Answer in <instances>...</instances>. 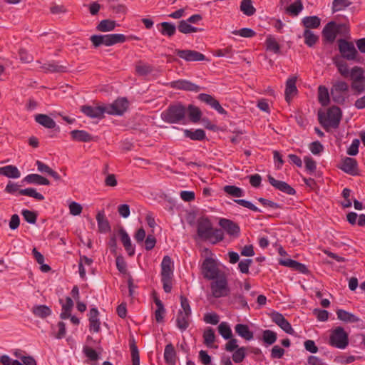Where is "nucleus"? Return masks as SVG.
Instances as JSON below:
<instances>
[{
  "label": "nucleus",
  "instance_id": "f257e3e1",
  "mask_svg": "<svg viewBox=\"0 0 365 365\" xmlns=\"http://www.w3.org/2000/svg\"><path fill=\"white\" fill-rule=\"evenodd\" d=\"M197 232L198 237L202 240H210L216 243L222 240L223 232L220 229H214L210 221L205 217L197 220Z\"/></svg>",
  "mask_w": 365,
  "mask_h": 365
},
{
  "label": "nucleus",
  "instance_id": "f03ea898",
  "mask_svg": "<svg viewBox=\"0 0 365 365\" xmlns=\"http://www.w3.org/2000/svg\"><path fill=\"white\" fill-rule=\"evenodd\" d=\"M161 118L168 123L186 124L187 123L186 107L178 103L170 105L161 113Z\"/></svg>",
  "mask_w": 365,
  "mask_h": 365
},
{
  "label": "nucleus",
  "instance_id": "7ed1b4c3",
  "mask_svg": "<svg viewBox=\"0 0 365 365\" xmlns=\"http://www.w3.org/2000/svg\"><path fill=\"white\" fill-rule=\"evenodd\" d=\"M341 111L339 107H331L326 115L319 114V120L322 126L328 130L339 126L341 118Z\"/></svg>",
  "mask_w": 365,
  "mask_h": 365
},
{
  "label": "nucleus",
  "instance_id": "20e7f679",
  "mask_svg": "<svg viewBox=\"0 0 365 365\" xmlns=\"http://www.w3.org/2000/svg\"><path fill=\"white\" fill-rule=\"evenodd\" d=\"M91 41L95 47L101 45L111 46L118 43H123L126 37L120 34H112L106 35H93L91 36Z\"/></svg>",
  "mask_w": 365,
  "mask_h": 365
},
{
  "label": "nucleus",
  "instance_id": "39448f33",
  "mask_svg": "<svg viewBox=\"0 0 365 365\" xmlns=\"http://www.w3.org/2000/svg\"><path fill=\"white\" fill-rule=\"evenodd\" d=\"M212 295L215 298L225 297L230 294V289L225 274L212 279L210 284Z\"/></svg>",
  "mask_w": 365,
  "mask_h": 365
},
{
  "label": "nucleus",
  "instance_id": "423d86ee",
  "mask_svg": "<svg viewBox=\"0 0 365 365\" xmlns=\"http://www.w3.org/2000/svg\"><path fill=\"white\" fill-rule=\"evenodd\" d=\"M329 344L334 347L344 349L349 344L348 334L342 327H336L330 334Z\"/></svg>",
  "mask_w": 365,
  "mask_h": 365
},
{
  "label": "nucleus",
  "instance_id": "0eeeda50",
  "mask_svg": "<svg viewBox=\"0 0 365 365\" xmlns=\"http://www.w3.org/2000/svg\"><path fill=\"white\" fill-rule=\"evenodd\" d=\"M349 86L341 81H336L333 83L331 88V97L337 103H343L348 96Z\"/></svg>",
  "mask_w": 365,
  "mask_h": 365
},
{
  "label": "nucleus",
  "instance_id": "6e6552de",
  "mask_svg": "<svg viewBox=\"0 0 365 365\" xmlns=\"http://www.w3.org/2000/svg\"><path fill=\"white\" fill-rule=\"evenodd\" d=\"M202 272L205 278L214 279L224 273L220 271L215 262L211 258H206L202 264Z\"/></svg>",
  "mask_w": 365,
  "mask_h": 365
},
{
  "label": "nucleus",
  "instance_id": "1a4fd4ad",
  "mask_svg": "<svg viewBox=\"0 0 365 365\" xmlns=\"http://www.w3.org/2000/svg\"><path fill=\"white\" fill-rule=\"evenodd\" d=\"M128 106V103L125 98H118L113 103L105 106L106 112L110 115H122L127 109Z\"/></svg>",
  "mask_w": 365,
  "mask_h": 365
},
{
  "label": "nucleus",
  "instance_id": "9d476101",
  "mask_svg": "<svg viewBox=\"0 0 365 365\" xmlns=\"http://www.w3.org/2000/svg\"><path fill=\"white\" fill-rule=\"evenodd\" d=\"M339 49L343 57L348 60H353L356 58L357 51L351 42H348L344 39L338 41Z\"/></svg>",
  "mask_w": 365,
  "mask_h": 365
},
{
  "label": "nucleus",
  "instance_id": "9b49d317",
  "mask_svg": "<svg viewBox=\"0 0 365 365\" xmlns=\"http://www.w3.org/2000/svg\"><path fill=\"white\" fill-rule=\"evenodd\" d=\"M175 53L186 61H202L205 60V56L194 50L176 49Z\"/></svg>",
  "mask_w": 365,
  "mask_h": 365
},
{
  "label": "nucleus",
  "instance_id": "f8f14e48",
  "mask_svg": "<svg viewBox=\"0 0 365 365\" xmlns=\"http://www.w3.org/2000/svg\"><path fill=\"white\" fill-rule=\"evenodd\" d=\"M198 99L217 111L220 114H226V110L221 106L219 101L212 96L206 93H200Z\"/></svg>",
  "mask_w": 365,
  "mask_h": 365
},
{
  "label": "nucleus",
  "instance_id": "ddd939ff",
  "mask_svg": "<svg viewBox=\"0 0 365 365\" xmlns=\"http://www.w3.org/2000/svg\"><path fill=\"white\" fill-rule=\"evenodd\" d=\"M173 262L168 256H165L161 262V279H172L173 277Z\"/></svg>",
  "mask_w": 365,
  "mask_h": 365
},
{
  "label": "nucleus",
  "instance_id": "4468645a",
  "mask_svg": "<svg viewBox=\"0 0 365 365\" xmlns=\"http://www.w3.org/2000/svg\"><path fill=\"white\" fill-rule=\"evenodd\" d=\"M81 110L87 116L92 118H101L103 114L106 113L105 106H83L81 107Z\"/></svg>",
  "mask_w": 365,
  "mask_h": 365
},
{
  "label": "nucleus",
  "instance_id": "2eb2a0df",
  "mask_svg": "<svg viewBox=\"0 0 365 365\" xmlns=\"http://www.w3.org/2000/svg\"><path fill=\"white\" fill-rule=\"evenodd\" d=\"M269 182L275 188L279 190L290 195L295 194V190L289 185L284 181H280L274 179L272 176L268 175Z\"/></svg>",
  "mask_w": 365,
  "mask_h": 365
},
{
  "label": "nucleus",
  "instance_id": "dca6fc26",
  "mask_svg": "<svg viewBox=\"0 0 365 365\" xmlns=\"http://www.w3.org/2000/svg\"><path fill=\"white\" fill-rule=\"evenodd\" d=\"M322 34L327 41L333 43L337 36L336 23L329 22L323 29Z\"/></svg>",
  "mask_w": 365,
  "mask_h": 365
},
{
  "label": "nucleus",
  "instance_id": "f3484780",
  "mask_svg": "<svg viewBox=\"0 0 365 365\" xmlns=\"http://www.w3.org/2000/svg\"><path fill=\"white\" fill-rule=\"evenodd\" d=\"M172 86L177 89H182L185 91L198 92L200 87L196 84L191 83L187 80H178L171 83Z\"/></svg>",
  "mask_w": 365,
  "mask_h": 365
},
{
  "label": "nucleus",
  "instance_id": "a211bd4d",
  "mask_svg": "<svg viewBox=\"0 0 365 365\" xmlns=\"http://www.w3.org/2000/svg\"><path fill=\"white\" fill-rule=\"evenodd\" d=\"M273 321L280 327L286 333L293 334L294 331L292 329L291 324L288 321L283 317L282 314L276 313L273 315Z\"/></svg>",
  "mask_w": 365,
  "mask_h": 365
},
{
  "label": "nucleus",
  "instance_id": "6ab92c4d",
  "mask_svg": "<svg viewBox=\"0 0 365 365\" xmlns=\"http://www.w3.org/2000/svg\"><path fill=\"white\" fill-rule=\"evenodd\" d=\"M99 312L96 308L90 310L88 319L90 322V331L98 332L101 329V323L98 319Z\"/></svg>",
  "mask_w": 365,
  "mask_h": 365
},
{
  "label": "nucleus",
  "instance_id": "aec40b11",
  "mask_svg": "<svg viewBox=\"0 0 365 365\" xmlns=\"http://www.w3.org/2000/svg\"><path fill=\"white\" fill-rule=\"evenodd\" d=\"M219 225L230 235H236L240 232L239 226L227 219H221Z\"/></svg>",
  "mask_w": 365,
  "mask_h": 365
},
{
  "label": "nucleus",
  "instance_id": "412c9836",
  "mask_svg": "<svg viewBox=\"0 0 365 365\" xmlns=\"http://www.w3.org/2000/svg\"><path fill=\"white\" fill-rule=\"evenodd\" d=\"M340 168L345 173L354 175L356 173L357 163L356 160L346 157L342 160Z\"/></svg>",
  "mask_w": 365,
  "mask_h": 365
},
{
  "label": "nucleus",
  "instance_id": "4be33fe9",
  "mask_svg": "<svg viewBox=\"0 0 365 365\" xmlns=\"http://www.w3.org/2000/svg\"><path fill=\"white\" fill-rule=\"evenodd\" d=\"M190 317V314L178 312L176 317V325L181 331H184L189 327Z\"/></svg>",
  "mask_w": 365,
  "mask_h": 365
},
{
  "label": "nucleus",
  "instance_id": "5701e85b",
  "mask_svg": "<svg viewBox=\"0 0 365 365\" xmlns=\"http://www.w3.org/2000/svg\"><path fill=\"white\" fill-rule=\"evenodd\" d=\"M22 182L41 185H48L50 184L48 180L38 174H29L22 180Z\"/></svg>",
  "mask_w": 365,
  "mask_h": 365
},
{
  "label": "nucleus",
  "instance_id": "b1692460",
  "mask_svg": "<svg viewBox=\"0 0 365 365\" xmlns=\"http://www.w3.org/2000/svg\"><path fill=\"white\" fill-rule=\"evenodd\" d=\"M120 236V240L130 256H133L135 254V248L131 244L130 238L126 231L123 229H120L119 231Z\"/></svg>",
  "mask_w": 365,
  "mask_h": 365
},
{
  "label": "nucleus",
  "instance_id": "393cba45",
  "mask_svg": "<svg viewBox=\"0 0 365 365\" xmlns=\"http://www.w3.org/2000/svg\"><path fill=\"white\" fill-rule=\"evenodd\" d=\"M0 175L9 178L16 179L20 178L21 173L16 166L9 165L0 168Z\"/></svg>",
  "mask_w": 365,
  "mask_h": 365
},
{
  "label": "nucleus",
  "instance_id": "a878e982",
  "mask_svg": "<svg viewBox=\"0 0 365 365\" xmlns=\"http://www.w3.org/2000/svg\"><path fill=\"white\" fill-rule=\"evenodd\" d=\"M336 315L339 319L346 323H354L360 321L358 317L344 309L337 310Z\"/></svg>",
  "mask_w": 365,
  "mask_h": 365
},
{
  "label": "nucleus",
  "instance_id": "bb28decb",
  "mask_svg": "<svg viewBox=\"0 0 365 365\" xmlns=\"http://www.w3.org/2000/svg\"><path fill=\"white\" fill-rule=\"evenodd\" d=\"M157 26L160 27V29H159L160 34L168 37H172L176 32L175 26L169 22H162Z\"/></svg>",
  "mask_w": 365,
  "mask_h": 365
},
{
  "label": "nucleus",
  "instance_id": "cd10ccee",
  "mask_svg": "<svg viewBox=\"0 0 365 365\" xmlns=\"http://www.w3.org/2000/svg\"><path fill=\"white\" fill-rule=\"evenodd\" d=\"M186 110L188 118L191 122L196 123L200 120L202 117V112L199 108L192 105H189L188 107L186 108Z\"/></svg>",
  "mask_w": 365,
  "mask_h": 365
},
{
  "label": "nucleus",
  "instance_id": "c85d7f7f",
  "mask_svg": "<svg viewBox=\"0 0 365 365\" xmlns=\"http://www.w3.org/2000/svg\"><path fill=\"white\" fill-rule=\"evenodd\" d=\"M321 20L317 16H306L302 19V24L305 29H317L320 26Z\"/></svg>",
  "mask_w": 365,
  "mask_h": 365
},
{
  "label": "nucleus",
  "instance_id": "c756f323",
  "mask_svg": "<svg viewBox=\"0 0 365 365\" xmlns=\"http://www.w3.org/2000/svg\"><path fill=\"white\" fill-rule=\"evenodd\" d=\"M36 121L47 128H54L56 126L55 121L45 114H38L35 116Z\"/></svg>",
  "mask_w": 365,
  "mask_h": 365
},
{
  "label": "nucleus",
  "instance_id": "7c9ffc66",
  "mask_svg": "<svg viewBox=\"0 0 365 365\" xmlns=\"http://www.w3.org/2000/svg\"><path fill=\"white\" fill-rule=\"evenodd\" d=\"M235 330L240 336L246 340H251L253 338V333L245 324H237L235 327Z\"/></svg>",
  "mask_w": 365,
  "mask_h": 365
},
{
  "label": "nucleus",
  "instance_id": "2f4dec72",
  "mask_svg": "<svg viewBox=\"0 0 365 365\" xmlns=\"http://www.w3.org/2000/svg\"><path fill=\"white\" fill-rule=\"evenodd\" d=\"M296 78H292L287 80L285 88L286 101L289 102L297 92Z\"/></svg>",
  "mask_w": 365,
  "mask_h": 365
},
{
  "label": "nucleus",
  "instance_id": "473e14b6",
  "mask_svg": "<svg viewBox=\"0 0 365 365\" xmlns=\"http://www.w3.org/2000/svg\"><path fill=\"white\" fill-rule=\"evenodd\" d=\"M184 135L193 140H202L205 138V132L202 129L195 130L185 129L184 130Z\"/></svg>",
  "mask_w": 365,
  "mask_h": 365
},
{
  "label": "nucleus",
  "instance_id": "72a5a7b5",
  "mask_svg": "<svg viewBox=\"0 0 365 365\" xmlns=\"http://www.w3.org/2000/svg\"><path fill=\"white\" fill-rule=\"evenodd\" d=\"M175 350L172 344L165 346L164 351V358L167 363L174 364L175 363Z\"/></svg>",
  "mask_w": 365,
  "mask_h": 365
},
{
  "label": "nucleus",
  "instance_id": "f704fd0d",
  "mask_svg": "<svg viewBox=\"0 0 365 365\" xmlns=\"http://www.w3.org/2000/svg\"><path fill=\"white\" fill-rule=\"evenodd\" d=\"M71 137L73 140L82 142H88L91 140V135L86 131L83 130H75L71 132Z\"/></svg>",
  "mask_w": 365,
  "mask_h": 365
},
{
  "label": "nucleus",
  "instance_id": "c9c22d12",
  "mask_svg": "<svg viewBox=\"0 0 365 365\" xmlns=\"http://www.w3.org/2000/svg\"><path fill=\"white\" fill-rule=\"evenodd\" d=\"M116 26L117 24L115 23V21L105 19L100 21V23L97 26V29L101 32H108L113 31Z\"/></svg>",
  "mask_w": 365,
  "mask_h": 365
},
{
  "label": "nucleus",
  "instance_id": "e433bc0d",
  "mask_svg": "<svg viewBox=\"0 0 365 365\" xmlns=\"http://www.w3.org/2000/svg\"><path fill=\"white\" fill-rule=\"evenodd\" d=\"M34 314L38 317L45 318L51 314L50 308L46 305H37L33 307Z\"/></svg>",
  "mask_w": 365,
  "mask_h": 365
},
{
  "label": "nucleus",
  "instance_id": "4c0bfd02",
  "mask_svg": "<svg viewBox=\"0 0 365 365\" xmlns=\"http://www.w3.org/2000/svg\"><path fill=\"white\" fill-rule=\"evenodd\" d=\"M135 71L139 76H147L153 71V68L148 63L138 61L135 65Z\"/></svg>",
  "mask_w": 365,
  "mask_h": 365
},
{
  "label": "nucleus",
  "instance_id": "58836bf2",
  "mask_svg": "<svg viewBox=\"0 0 365 365\" xmlns=\"http://www.w3.org/2000/svg\"><path fill=\"white\" fill-rule=\"evenodd\" d=\"M205 344L210 348L214 347L213 344L215 341V331L212 328H207L205 330L203 334Z\"/></svg>",
  "mask_w": 365,
  "mask_h": 365
},
{
  "label": "nucleus",
  "instance_id": "ea45409f",
  "mask_svg": "<svg viewBox=\"0 0 365 365\" xmlns=\"http://www.w3.org/2000/svg\"><path fill=\"white\" fill-rule=\"evenodd\" d=\"M19 194L21 195H26L35 198L37 200H44V197L42 194L38 192L36 189L29 187L22 189L19 191Z\"/></svg>",
  "mask_w": 365,
  "mask_h": 365
},
{
  "label": "nucleus",
  "instance_id": "a19ab883",
  "mask_svg": "<svg viewBox=\"0 0 365 365\" xmlns=\"http://www.w3.org/2000/svg\"><path fill=\"white\" fill-rule=\"evenodd\" d=\"M42 68L50 72H64L66 67L62 65H58L55 61L46 63L43 65Z\"/></svg>",
  "mask_w": 365,
  "mask_h": 365
},
{
  "label": "nucleus",
  "instance_id": "79ce46f5",
  "mask_svg": "<svg viewBox=\"0 0 365 365\" xmlns=\"http://www.w3.org/2000/svg\"><path fill=\"white\" fill-rule=\"evenodd\" d=\"M178 30L182 34H191L198 31V29L190 24L187 21L182 20L178 25Z\"/></svg>",
  "mask_w": 365,
  "mask_h": 365
},
{
  "label": "nucleus",
  "instance_id": "37998d69",
  "mask_svg": "<svg viewBox=\"0 0 365 365\" xmlns=\"http://www.w3.org/2000/svg\"><path fill=\"white\" fill-rule=\"evenodd\" d=\"M303 37L304 38V43L309 47L313 46L319 39L318 36L309 29L304 30Z\"/></svg>",
  "mask_w": 365,
  "mask_h": 365
},
{
  "label": "nucleus",
  "instance_id": "c03bdc74",
  "mask_svg": "<svg viewBox=\"0 0 365 365\" xmlns=\"http://www.w3.org/2000/svg\"><path fill=\"white\" fill-rule=\"evenodd\" d=\"M218 331L225 339H229L232 336V330L229 324L226 322H221L219 324Z\"/></svg>",
  "mask_w": 365,
  "mask_h": 365
},
{
  "label": "nucleus",
  "instance_id": "a18cd8bd",
  "mask_svg": "<svg viewBox=\"0 0 365 365\" xmlns=\"http://www.w3.org/2000/svg\"><path fill=\"white\" fill-rule=\"evenodd\" d=\"M223 190L226 193L233 197H240L244 196L243 190L234 185H226Z\"/></svg>",
  "mask_w": 365,
  "mask_h": 365
},
{
  "label": "nucleus",
  "instance_id": "49530a36",
  "mask_svg": "<svg viewBox=\"0 0 365 365\" xmlns=\"http://www.w3.org/2000/svg\"><path fill=\"white\" fill-rule=\"evenodd\" d=\"M241 11L247 16H252L255 12L251 0H242L240 5Z\"/></svg>",
  "mask_w": 365,
  "mask_h": 365
},
{
  "label": "nucleus",
  "instance_id": "de8ad7c7",
  "mask_svg": "<svg viewBox=\"0 0 365 365\" xmlns=\"http://www.w3.org/2000/svg\"><path fill=\"white\" fill-rule=\"evenodd\" d=\"M303 9V4L301 0H297L293 4H290L287 11L289 14L297 16Z\"/></svg>",
  "mask_w": 365,
  "mask_h": 365
},
{
  "label": "nucleus",
  "instance_id": "09e8293b",
  "mask_svg": "<svg viewBox=\"0 0 365 365\" xmlns=\"http://www.w3.org/2000/svg\"><path fill=\"white\" fill-rule=\"evenodd\" d=\"M98 229L102 232H106L109 230L110 227L108 220L105 218L103 214L98 213L96 216Z\"/></svg>",
  "mask_w": 365,
  "mask_h": 365
},
{
  "label": "nucleus",
  "instance_id": "8fccbe9b",
  "mask_svg": "<svg viewBox=\"0 0 365 365\" xmlns=\"http://www.w3.org/2000/svg\"><path fill=\"white\" fill-rule=\"evenodd\" d=\"M247 348L242 346L236 349L232 354V360L235 363H241L246 356Z\"/></svg>",
  "mask_w": 365,
  "mask_h": 365
},
{
  "label": "nucleus",
  "instance_id": "3c124183",
  "mask_svg": "<svg viewBox=\"0 0 365 365\" xmlns=\"http://www.w3.org/2000/svg\"><path fill=\"white\" fill-rule=\"evenodd\" d=\"M351 4V2L349 0H334L332 3V11L335 13L341 11Z\"/></svg>",
  "mask_w": 365,
  "mask_h": 365
},
{
  "label": "nucleus",
  "instance_id": "603ef678",
  "mask_svg": "<svg viewBox=\"0 0 365 365\" xmlns=\"http://www.w3.org/2000/svg\"><path fill=\"white\" fill-rule=\"evenodd\" d=\"M319 100L323 106L328 104L329 101V94L325 86H319Z\"/></svg>",
  "mask_w": 365,
  "mask_h": 365
},
{
  "label": "nucleus",
  "instance_id": "864d4df0",
  "mask_svg": "<svg viewBox=\"0 0 365 365\" xmlns=\"http://www.w3.org/2000/svg\"><path fill=\"white\" fill-rule=\"evenodd\" d=\"M262 338L265 343L271 345L276 341L277 334L271 330L267 329L263 331Z\"/></svg>",
  "mask_w": 365,
  "mask_h": 365
},
{
  "label": "nucleus",
  "instance_id": "5fc2aeb1",
  "mask_svg": "<svg viewBox=\"0 0 365 365\" xmlns=\"http://www.w3.org/2000/svg\"><path fill=\"white\" fill-rule=\"evenodd\" d=\"M267 48L269 51L277 53L279 51V45L277 41L272 36H269L266 39Z\"/></svg>",
  "mask_w": 365,
  "mask_h": 365
},
{
  "label": "nucleus",
  "instance_id": "6e6d98bb",
  "mask_svg": "<svg viewBox=\"0 0 365 365\" xmlns=\"http://www.w3.org/2000/svg\"><path fill=\"white\" fill-rule=\"evenodd\" d=\"M335 65L337 67L339 72L344 77H348L349 76V70L347 63L343 61H336Z\"/></svg>",
  "mask_w": 365,
  "mask_h": 365
},
{
  "label": "nucleus",
  "instance_id": "4d7b16f0",
  "mask_svg": "<svg viewBox=\"0 0 365 365\" xmlns=\"http://www.w3.org/2000/svg\"><path fill=\"white\" fill-rule=\"evenodd\" d=\"M234 53V51L232 47H227L222 49H217L215 51L214 56L217 57H227L232 58Z\"/></svg>",
  "mask_w": 365,
  "mask_h": 365
},
{
  "label": "nucleus",
  "instance_id": "13d9d810",
  "mask_svg": "<svg viewBox=\"0 0 365 365\" xmlns=\"http://www.w3.org/2000/svg\"><path fill=\"white\" fill-rule=\"evenodd\" d=\"M349 75L351 76L352 81H354L356 80H360L364 78L363 69L358 66H354L351 69Z\"/></svg>",
  "mask_w": 365,
  "mask_h": 365
},
{
  "label": "nucleus",
  "instance_id": "bf43d9fd",
  "mask_svg": "<svg viewBox=\"0 0 365 365\" xmlns=\"http://www.w3.org/2000/svg\"><path fill=\"white\" fill-rule=\"evenodd\" d=\"M233 302L237 305L238 308H248L246 299L240 294H236L233 296Z\"/></svg>",
  "mask_w": 365,
  "mask_h": 365
},
{
  "label": "nucleus",
  "instance_id": "052dcab7",
  "mask_svg": "<svg viewBox=\"0 0 365 365\" xmlns=\"http://www.w3.org/2000/svg\"><path fill=\"white\" fill-rule=\"evenodd\" d=\"M178 312L190 314H192L189 301L186 297L183 296L180 297V309Z\"/></svg>",
  "mask_w": 365,
  "mask_h": 365
},
{
  "label": "nucleus",
  "instance_id": "680f3d73",
  "mask_svg": "<svg viewBox=\"0 0 365 365\" xmlns=\"http://www.w3.org/2000/svg\"><path fill=\"white\" fill-rule=\"evenodd\" d=\"M360 145V141L359 139H354L351 142V144L347 149V154L349 155H356L359 153V146Z\"/></svg>",
  "mask_w": 365,
  "mask_h": 365
},
{
  "label": "nucleus",
  "instance_id": "e2e57ef3",
  "mask_svg": "<svg viewBox=\"0 0 365 365\" xmlns=\"http://www.w3.org/2000/svg\"><path fill=\"white\" fill-rule=\"evenodd\" d=\"M24 220L31 224H34L36 221V214L30 210H24L21 212Z\"/></svg>",
  "mask_w": 365,
  "mask_h": 365
},
{
  "label": "nucleus",
  "instance_id": "0e129e2a",
  "mask_svg": "<svg viewBox=\"0 0 365 365\" xmlns=\"http://www.w3.org/2000/svg\"><path fill=\"white\" fill-rule=\"evenodd\" d=\"M235 202L246 208H248L254 212H261L262 210H259L257 207H256L255 205H253L251 202L245 200H237Z\"/></svg>",
  "mask_w": 365,
  "mask_h": 365
},
{
  "label": "nucleus",
  "instance_id": "69168bd1",
  "mask_svg": "<svg viewBox=\"0 0 365 365\" xmlns=\"http://www.w3.org/2000/svg\"><path fill=\"white\" fill-rule=\"evenodd\" d=\"M204 321L207 324L215 325L219 322V316L215 313H207L204 316Z\"/></svg>",
  "mask_w": 365,
  "mask_h": 365
},
{
  "label": "nucleus",
  "instance_id": "338daca9",
  "mask_svg": "<svg viewBox=\"0 0 365 365\" xmlns=\"http://www.w3.org/2000/svg\"><path fill=\"white\" fill-rule=\"evenodd\" d=\"M252 260L250 259H245L241 260L238 264V267L241 272L242 273H248L249 272V267L250 264H252Z\"/></svg>",
  "mask_w": 365,
  "mask_h": 365
},
{
  "label": "nucleus",
  "instance_id": "774afa93",
  "mask_svg": "<svg viewBox=\"0 0 365 365\" xmlns=\"http://www.w3.org/2000/svg\"><path fill=\"white\" fill-rule=\"evenodd\" d=\"M83 353L89 359L92 361H96L98 359V354L97 352L91 347L85 346L83 348Z\"/></svg>",
  "mask_w": 365,
  "mask_h": 365
}]
</instances>
